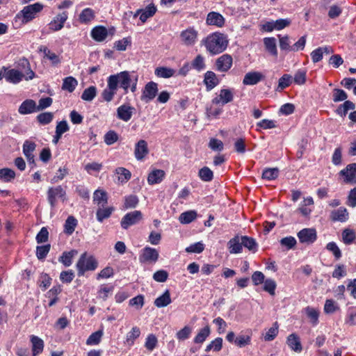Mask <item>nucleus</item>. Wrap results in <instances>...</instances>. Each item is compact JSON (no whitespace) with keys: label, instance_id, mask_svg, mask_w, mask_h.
I'll list each match as a JSON object with an SVG mask.
<instances>
[{"label":"nucleus","instance_id":"obj_33","mask_svg":"<svg viewBox=\"0 0 356 356\" xmlns=\"http://www.w3.org/2000/svg\"><path fill=\"white\" fill-rule=\"evenodd\" d=\"M93 201L99 207H104L108 203V196L106 191L103 190H97L94 193Z\"/></svg>","mask_w":356,"mask_h":356},{"label":"nucleus","instance_id":"obj_18","mask_svg":"<svg viewBox=\"0 0 356 356\" xmlns=\"http://www.w3.org/2000/svg\"><path fill=\"white\" fill-rule=\"evenodd\" d=\"M149 153L147 143L145 140H140L135 146L134 155L137 160H143Z\"/></svg>","mask_w":356,"mask_h":356},{"label":"nucleus","instance_id":"obj_22","mask_svg":"<svg viewBox=\"0 0 356 356\" xmlns=\"http://www.w3.org/2000/svg\"><path fill=\"white\" fill-rule=\"evenodd\" d=\"M219 83L216 74L212 71H207L204 74V83L206 86L207 91L211 90Z\"/></svg>","mask_w":356,"mask_h":356},{"label":"nucleus","instance_id":"obj_13","mask_svg":"<svg viewBox=\"0 0 356 356\" xmlns=\"http://www.w3.org/2000/svg\"><path fill=\"white\" fill-rule=\"evenodd\" d=\"M115 78L114 79V76H109L108 79V88H105L102 92V96L107 102H111L117 90L116 88V82H115Z\"/></svg>","mask_w":356,"mask_h":356},{"label":"nucleus","instance_id":"obj_15","mask_svg":"<svg viewBox=\"0 0 356 356\" xmlns=\"http://www.w3.org/2000/svg\"><path fill=\"white\" fill-rule=\"evenodd\" d=\"M265 76L260 72L251 71L246 73L243 80V84L245 86H253L264 80Z\"/></svg>","mask_w":356,"mask_h":356},{"label":"nucleus","instance_id":"obj_44","mask_svg":"<svg viewBox=\"0 0 356 356\" xmlns=\"http://www.w3.org/2000/svg\"><path fill=\"white\" fill-rule=\"evenodd\" d=\"M210 332V327L209 325L202 328L194 338V342L195 343H202L209 336Z\"/></svg>","mask_w":356,"mask_h":356},{"label":"nucleus","instance_id":"obj_43","mask_svg":"<svg viewBox=\"0 0 356 356\" xmlns=\"http://www.w3.org/2000/svg\"><path fill=\"white\" fill-rule=\"evenodd\" d=\"M242 245L245 248H248L250 251L255 252L257 250V243L256 241L247 236H241Z\"/></svg>","mask_w":356,"mask_h":356},{"label":"nucleus","instance_id":"obj_6","mask_svg":"<svg viewBox=\"0 0 356 356\" xmlns=\"http://www.w3.org/2000/svg\"><path fill=\"white\" fill-rule=\"evenodd\" d=\"M159 257V252L155 248L147 246L141 250L139 260L140 263H156Z\"/></svg>","mask_w":356,"mask_h":356},{"label":"nucleus","instance_id":"obj_2","mask_svg":"<svg viewBox=\"0 0 356 356\" xmlns=\"http://www.w3.org/2000/svg\"><path fill=\"white\" fill-rule=\"evenodd\" d=\"M76 266L78 275L83 276L86 271L95 270L98 266V261L93 256H88L87 253L84 252L80 256Z\"/></svg>","mask_w":356,"mask_h":356},{"label":"nucleus","instance_id":"obj_37","mask_svg":"<svg viewBox=\"0 0 356 356\" xmlns=\"http://www.w3.org/2000/svg\"><path fill=\"white\" fill-rule=\"evenodd\" d=\"M154 73L158 77L168 79L174 76L175 70L166 67H159L155 69Z\"/></svg>","mask_w":356,"mask_h":356},{"label":"nucleus","instance_id":"obj_35","mask_svg":"<svg viewBox=\"0 0 356 356\" xmlns=\"http://www.w3.org/2000/svg\"><path fill=\"white\" fill-rule=\"evenodd\" d=\"M78 86L77 80L73 76H67L63 79L62 90L72 92Z\"/></svg>","mask_w":356,"mask_h":356},{"label":"nucleus","instance_id":"obj_3","mask_svg":"<svg viewBox=\"0 0 356 356\" xmlns=\"http://www.w3.org/2000/svg\"><path fill=\"white\" fill-rule=\"evenodd\" d=\"M43 8V5L40 3H35L24 7V8L16 15V19H21L22 24H27L33 20L37 13H40Z\"/></svg>","mask_w":356,"mask_h":356},{"label":"nucleus","instance_id":"obj_17","mask_svg":"<svg viewBox=\"0 0 356 356\" xmlns=\"http://www.w3.org/2000/svg\"><path fill=\"white\" fill-rule=\"evenodd\" d=\"M233 94L229 89H222L220 91L219 95L212 99V104H218L222 103L224 105L231 102L233 100Z\"/></svg>","mask_w":356,"mask_h":356},{"label":"nucleus","instance_id":"obj_53","mask_svg":"<svg viewBox=\"0 0 356 356\" xmlns=\"http://www.w3.org/2000/svg\"><path fill=\"white\" fill-rule=\"evenodd\" d=\"M52 279L47 273H42L39 281H38V285L41 288V289L44 291L47 288H49L51 284Z\"/></svg>","mask_w":356,"mask_h":356},{"label":"nucleus","instance_id":"obj_64","mask_svg":"<svg viewBox=\"0 0 356 356\" xmlns=\"http://www.w3.org/2000/svg\"><path fill=\"white\" fill-rule=\"evenodd\" d=\"M191 66L193 68L197 70V71H201L204 69L205 63L204 58L202 55H197L194 60L191 63Z\"/></svg>","mask_w":356,"mask_h":356},{"label":"nucleus","instance_id":"obj_40","mask_svg":"<svg viewBox=\"0 0 356 356\" xmlns=\"http://www.w3.org/2000/svg\"><path fill=\"white\" fill-rule=\"evenodd\" d=\"M99 208L97 209L96 216L97 219L99 222H102L104 219L108 218L112 214L114 209L112 207H106V208Z\"/></svg>","mask_w":356,"mask_h":356},{"label":"nucleus","instance_id":"obj_36","mask_svg":"<svg viewBox=\"0 0 356 356\" xmlns=\"http://www.w3.org/2000/svg\"><path fill=\"white\" fill-rule=\"evenodd\" d=\"M77 225V220L72 216H70L65 220L64 225V232L67 235H71Z\"/></svg>","mask_w":356,"mask_h":356},{"label":"nucleus","instance_id":"obj_29","mask_svg":"<svg viewBox=\"0 0 356 356\" xmlns=\"http://www.w3.org/2000/svg\"><path fill=\"white\" fill-rule=\"evenodd\" d=\"M171 302L170 293L167 289L161 296L154 300V304L156 307L161 308L168 306Z\"/></svg>","mask_w":356,"mask_h":356},{"label":"nucleus","instance_id":"obj_61","mask_svg":"<svg viewBox=\"0 0 356 356\" xmlns=\"http://www.w3.org/2000/svg\"><path fill=\"white\" fill-rule=\"evenodd\" d=\"M278 38L281 50L291 51V48L292 45H291L289 37L288 35L281 36L279 35Z\"/></svg>","mask_w":356,"mask_h":356},{"label":"nucleus","instance_id":"obj_16","mask_svg":"<svg viewBox=\"0 0 356 356\" xmlns=\"http://www.w3.org/2000/svg\"><path fill=\"white\" fill-rule=\"evenodd\" d=\"M67 19V13L66 12H63L62 13L57 15L49 23V29L53 31H58L60 30L63 27Z\"/></svg>","mask_w":356,"mask_h":356},{"label":"nucleus","instance_id":"obj_25","mask_svg":"<svg viewBox=\"0 0 356 356\" xmlns=\"http://www.w3.org/2000/svg\"><path fill=\"white\" fill-rule=\"evenodd\" d=\"M355 104L350 101L346 100L343 104L339 105L335 110V113L341 118H345L350 110H354Z\"/></svg>","mask_w":356,"mask_h":356},{"label":"nucleus","instance_id":"obj_55","mask_svg":"<svg viewBox=\"0 0 356 356\" xmlns=\"http://www.w3.org/2000/svg\"><path fill=\"white\" fill-rule=\"evenodd\" d=\"M342 238L345 244L352 243L356 238L355 232L350 229H345L342 232Z\"/></svg>","mask_w":356,"mask_h":356},{"label":"nucleus","instance_id":"obj_39","mask_svg":"<svg viewBox=\"0 0 356 356\" xmlns=\"http://www.w3.org/2000/svg\"><path fill=\"white\" fill-rule=\"evenodd\" d=\"M156 12V8L154 4L148 5L145 9H143L140 15V20L145 23L148 18L152 17Z\"/></svg>","mask_w":356,"mask_h":356},{"label":"nucleus","instance_id":"obj_51","mask_svg":"<svg viewBox=\"0 0 356 356\" xmlns=\"http://www.w3.org/2000/svg\"><path fill=\"white\" fill-rule=\"evenodd\" d=\"M200 178L204 181H211L213 178V171L208 167L202 168L198 172Z\"/></svg>","mask_w":356,"mask_h":356},{"label":"nucleus","instance_id":"obj_49","mask_svg":"<svg viewBox=\"0 0 356 356\" xmlns=\"http://www.w3.org/2000/svg\"><path fill=\"white\" fill-rule=\"evenodd\" d=\"M280 243L281 246L285 248L286 250L295 248L297 244L296 239L291 236L282 238L280 241Z\"/></svg>","mask_w":356,"mask_h":356},{"label":"nucleus","instance_id":"obj_59","mask_svg":"<svg viewBox=\"0 0 356 356\" xmlns=\"http://www.w3.org/2000/svg\"><path fill=\"white\" fill-rule=\"evenodd\" d=\"M222 339L220 337H218L213 341H212L206 347L205 350L207 352L210 351L211 350H213L216 352H218L222 349Z\"/></svg>","mask_w":356,"mask_h":356},{"label":"nucleus","instance_id":"obj_63","mask_svg":"<svg viewBox=\"0 0 356 356\" xmlns=\"http://www.w3.org/2000/svg\"><path fill=\"white\" fill-rule=\"evenodd\" d=\"M157 343L156 337L153 334H150L146 339L145 346L148 350L152 351L156 348Z\"/></svg>","mask_w":356,"mask_h":356},{"label":"nucleus","instance_id":"obj_34","mask_svg":"<svg viewBox=\"0 0 356 356\" xmlns=\"http://www.w3.org/2000/svg\"><path fill=\"white\" fill-rule=\"evenodd\" d=\"M264 44L268 52L275 57L277 56L276 40L275 38H265Z\"/></svg>","mask_w":356,"mask_h":356},{"label":"nucleus","instance_id":"obj_45","mask_svg":"<svg viewBox=\"0 0 356 356\" xmlns=\"http://www.w3.org/2000/svg\"><path fill=\"white\" fill-rule=\"evenodd\" d=\"M197 217V213L195 211H188L182 213L179 218V220L182 224H188L193 222Z\"/></svg>","mask_w":356,"mask_h":356},{"label":"nucleus","instance_id":"obj_8","mask_svg":"<svg viewBox=\"0 0 356 356\" xmlns=\"http://www.w3.org/2000/svg\"><path fill=\"white\" fill-rule=\"evenodd\" d=\"M297 236L300 243L306 244L313 243L317 238L315 229L304 228L298 232Z\"/></svg>","mask_w":356,"mask_h":356},{"label":"nucleus","instance_id":"obj_11","mask_svg":"<svg viewBox=\"0 0 356 356\" xmlns=\"http://www.w3.org/2000/svg\"><path fill=\"white\" fill-rule=\"evenodd\" d=\"M136 108L129 104H122L117 108V118L124 122H128L132 118Z\"/></svg>","mask_w":356,"mask_h":356},{"label":"nucleus","instance_id":"obj_47","mask_svg":"<svg viewBox=\"0 0 356 356\" xmlns=\"http://www.w3.org/2000/svg\"><path fill=\"white\" fill-rule=\"evenodd\" d=\"M115 172L118 175V180L122 183L128 181L131 176L130 171L123 167L116 168Z\"/></svg>","mask_w":356,"mask_h":356},{"label":"nucleus","instance_id":"obj_42","mask_svg":"<svg viewBox=\"0 0 356 356\" xmlns=\"http://www.w3.org/2000/svg\"><path fill=\"white\" fill-rule=\"evenodd\" d=\"M40 51L44 53V57L51 60L53 65H57L60 63L58 56L51 52L47 47H41Z\"/></svg>","mask_w":356,"mask_h":356},{"label":"nucleus","instance_id":"obj_57","mask_svg":"<svg viewBox=\"0 0 356 356\" xmlns=\"http://www.w3.org/2000/svg\"><path fill=\"white\" fill-rule=\"evenodd\" d=\"M347 98L348 95L343 90L339 88L333 90L332 100L334 102H345Z\"/></svg>","mask_w":356,"mask_h":356},{"label":"nucleus","instance_id":"obj_32","mask_svg":"<svg viewBox=\"0 0 356 356\" xmlns=\"http://www.w3.org/2000/svg\"><path fill=\"white\" fill-rule=\"evenodd\" d=\"M165 176V172L162 170H154L152 171L147 177V181L149 184L153 185L155 184H159L162 181Z\"/></svg>","mask_w":356,"mask_h":356},{"label":"nucleus","instance_id":"obj_12","mask_svg":"<svg viewBox=\"0 0 356 356\" xmlns=\"http://www.w3.org/2000/svg\"><path fill=\"white\" fill-rule=\"evenodd\" d=\"M181 42L186 46L193 45L197 38V31L193 28H188L181 32Z\"/></svg>","mask_w":356,"mask_h":356},{"label":"nucleus","instance_id":"obj_31","mask_svg":"<svg viewBox=\"0 0 356 356\" xmlns=\"http://www.w3.org/2000/svg\"><path fill=\"white\" fill-rule=\"evenodd\" d=\"M31 342L32 343L33 356H37L41 353L44 348V341L37 336L32 335L31 337Z\"/></svg>","mask_w":356,"mask_h":356},{"label":"nucleus","instance_id":"obj_58","mask_svg":"<svg viewBox=\"0 0 356 356\" xmlns=\"http://www.w3.org/2000/svg\"><path fill=\"white\" fill-rule=\"evenodd\" d=\"M103 335L102 330H97L93 332L86 340L87 345H97L98 344Z\"/></svg>","mask_w":356,"mask_h":356},{"label":"nucleus","instance_id":"obj_9","mask_svg":"<svg viewBox=\"0 0 356 356\" xmlns=\"http://www.w3.org/2000/svg\"><path fill=\"white\" fill-rule=\"evenodd\" d=\"M110 76H114L115 78L116 88L118 89V85L122 88L124 90V93L128 92V89L131 86V79L130 74L127 71L121 72L117 74L111 75Z\"/></svg>","mask_w":356,"mask_h":356},{"label":"nucleus","instance_id":"obj_19","mask_svg":"<svg viewBox=\"0 0 356 356\" xmlns=\"http://www.w3.org/2000/svg\"><path fill=\"white\" fill-rule=\"evenodd\" d=\"M37 111V104L33 99H29L24 101L18 108V112L22 115H27L35 113Z\"/></svg>","mask_w":356,"mask_h":356},{"label":"nucleus","instance_id":"obj_52","mask_svg":"<svg viewBox=\"0 0 356 356\" xmlns=\"http://www.w3.org/2000/svg\"><path fill=\"white\" fill-rule=\"evenodd\" d=\"M279 325L277 322H275L273 326L268 329L264 335V339L266 341H273L278 334Z\"/></svg>","mask_w":356,"mask_h":356},{"label":"nucleus","instance_id":"obj_28","mask_svg":"<svg viewBox=\"0 0 356 356\" xmlns=\"http://www.w3.org/2000/svg\"><path fill=\"white\" fill-rule=\"evenodd\" d=\"M348 212L345 207H340L334 210L330 213V219L332 221L345 222L348 219Z\"/></svg>","mask_w":356,"mask_h":356},{"label":"nucleus","instance_id":"obj_1","mask_svg":"<svg viewBox=\"0 0 356 356\" xmlns=\"http://www.w3.org/2000/svg\"><path fill=\"white\" fill-rule=\"evenodd\" d=\"M228 44L227 36L221 33L216 32L207 37L204 45L208 51L212 54H218L224 51Z\"/></svg>","mask_w":356,"mask_h":356},{"label":"nucleus","instance_id":"obj_38","mask_svg":"<svg viewBox=\"0 0 356 356\" xmlns=\"http://www.w3.org/2000/svg\"><path fill=\"white\" fill-rule=\"evenodd\" d=\"M77 254V251L72 250L69 252H64L59 257L58 261L61 262L65 266L68 267L72 263V258Z\"/></svg>","mask_w":356,"mask_h":356},{"label":"nucleus","instance_id":"obj_23","mask_svg":"<svg viewBox=\"0 0 356 356\" xmlns=\"http://www.w3.org/2000/svg\"><path fill=\"white\" fill-rule=\"evenodd\" d=\"M227 246L230 254L241 253L243 250L241 237L236 236L231 238L227 243Z\"/></svg>","mask_w":356,"mask_h":356},{"label":"nucleus","instance_id":"obj_62","mask_svg":"<svg viewBox=\"0 0 356 356\" xmlns=\"http://www.w3.org/2000/svg\"><path fill=\"white\" fill-rule=\"evenodd\" d=\"M50 245H44L41 246H37L36 248V256L39 260H43L49 253L50 250Z\"/></svg>","mask_w":356,"mask_h":356},{"label":"nucleus","instance_id":"obj_30","mask_svg":"<svg viewBox=\"0 0 356 356\" xmlns=\"http://www.w3.org/2000/svg\"><path fill=\"white\" fill-rule=\"evenodd\" d=\"M286 343L295 352H300L302 349L300 338L294 333L288 336Z\"/></svg>","mask_w":356,"mask_h":356},{"label":"nucleus","instance_id":"obj_4","mask_svg":"<svg viewBox=\"0 0 356 356\" xmlns=\"http://www.w3.org/2000/svg\"><path fill=\"white\" fill-rule=\"evenodd\" d=\"M60 197L63 202L66 200V192L61 186L50 187L47 191V200L51 208L56 204V197Z\"/></svg>","mask_w":356,"mask_h":356},{"label":"nucleus","instance_id":"obj_48","mask_svg":"<svg viewBox=\"0 0 356 356\" xmlns=\"http://www.w3.org/2000/svg\"><path fill=\"white\" fill-rule=\"evenodd\" d=\"M97 95V88L95 86H90L85 89L81 95V99L84 101L91 102Z\"/></svg>","mask_w":356,"mask_h":356},{"label":"nucleus","instance_id":"obj_41","mask_svg":"<svg viewBox=\"0 0 356 356\" xmlns=\"http://www.w3.org/2000/svg\"><path fill=\"white\" fill-rule=\"evenodd\" d=\"M15 177V172L13 170L8 168L0 169V181L9 182Z\"/></svg>","mask_w":356,"mask_h":356},{"label":"nucleus","instance_id":"obj_21","mask_svg":"<svg viewBox=\"0 0 356 356\" xmlns=\"http://www.w3.org/2000/svg\"><path fill=\"white\" fill-rule=\"evenodd\" d=\"M206 21L208 25L216 26L217 27H222L225 24L223 16L219 13L213 11L208 13Z\"/></svg>","mask_w":356,"mask_h":356},{"label":"nucleus","instance_id":"obj_5","mask_svg":"<svg viewBox=\"0 0 356 356\" xmlns=\"http://www.w3.org/2000/svg\"><path fill=\"white\" fill-rule=\"evenodd\" d=\"M142 219V213L140 211H134L127 213L121 220V227L127 229L130 226L137 224Z\"/></svg>","mask_w":356,"mask_h":356},{"label":"nucleus","instance_id":"obj_46","mask_svg":"<svg viewBox=\"0 0 356 356\" xmlns=\"http://www.w3.org/2000/svg\"><path fill=\"white\" fill-rule=\"evenodd\" d=\"M95 18V12L91 8H87L82 10L79 15V21L82 23H88Z\"/></svg>","mask_w":356,"mask_h":356},{"label":"nucleus","instance_id":"obj_54","mask_svg":"<svg viewBox=\"0 0 356 356\" xmlns=\"http://www.w3.org/2000/svg\"><path fill=\"white\" fill-rule=\"evenodd\" d=\"M279 175L277 168H266L263 171L262 178L267 180H274Z\"/></svg>","mask_w":356,"mask_h":356},{"label":"nucleus","instance_id":"obj_24","mask_svg":"<svg viewBox=\"0 0 356 356\" xmlns=\"http://www.w3.org/2000/svg\"><path fill=\"white\" fill-rule=\"evenodd\" d=\"M4 76L7 81L13 83H18L22 80L23 77H25V74L18 70L12 69L8 70Z\"/></svg>","mask_w":356,"mask_h":356},{"label":"nucleus","instance_id":"obj_26","mask_svg":"<svg viewBox=\"0 0 356 356\" xmlns=\"http://www.w3.org/2000/svg\"><path fill=\"white\" fill-rule=\"evenodd\" d=\"M62 291V288L60 284L54 286L49 291H47L46 296L50 298L48 304L49 307L54 306L58 300V295Z\"/></svg>","mask_w":356,"mask_h":356},{"label":"nucleus","instance_id":"obj_14","mask_svg":"<svg viewBox=\"0 0 356 356\" xmlns=\"http://www.w3.org/2000/svg\"><path fill=\"white\" fill-rule=\"evenodd\" d=\"M232 57L229 54H223L216 61V67L220 72H227L232 65Z\"/></svg>","mask_w":356,"mask_h":356},{"label":"nucleus","instance_id":"obj_20","mask_svg":"<svg viewBox=\"0 0 356 356\" xmlns=\"http://www.w3.org/2000/svg\"><path fill=\"white\" fill-rule=\"evenodd\" d=\"M18 67L25 74L26 80H31L35 76V73L31 69L30 63L28 59L22 58L18 62Z\"/></svg>","mask_w":356,"mask_h":356},{"label":"nucleus","instance_id":"obj_60","mask_svg":"<svg viewBox=\"0 0 356 356\" xmlns=\"http://www.w3.org/2000/svg\"><path fill=\"white\" fill-rule=\"evenodd\" d=\"M140 334V329L138 327H134L132 330L127 334V342L129 345H133L134 341L139 337Z\"/></svg>","mask_w":356,"mask_h":356},{"label":"nucleus","instance_id":"obj_27","mask_svg":"<svg viewBox=\"0 0 356 356\" xmlns=\"http://www.w3.org/2000/svg\"><path fill=\"white\" fill-rule=\"evenodd\" d=\"M108 35V30L102 26H96L91 31L92 38L97 42L104 41Z\"/></svg>","mask_w":356,"mask_h":356},{"label":"nucleus","instance_id":"obj_56","mask_svg":"<svg viewBox=\"0 0 356 356\" xmlns=\"http://www.w3.org/2000/svg\"><path fill=\"white\" fill-rule=\"evenodd\" d=\"M36 119L42 125H46L51 122L54 119V114L51 112H44L39 114Z\"/></svg>","mask_w":356,"mask_h":356},{"label":"nucleus","instance_id":"obj_10","mask_svg":"<svg viewBox=\"0 0 356 356\" xmlns=\"http://www.w3.org/2000/svg\"><path fill=\"white\" fill-rule=\"evenodd\" d=\"M339 174L345 177V183L356 184V163L348 164Z\"/></svg>","mask_w":356,"mask_h":356},{"label":"nucleus","instance_id":"obj_7","mask_svg":"<svg viewBox=\"0 0 356 356\" xmlns=\"http://www.w3.org/2000/svg\"><path fill=\"white\" fill-rule=\"evenodd\" d=\"M158 93V84L154 81L148 82L144 87L141 100L145 102L154 99Z\"/></svg>","mask_w":356,"mask_h":356},{"label":"nucleus","instance_id":"obj_50","mask_svg":"<svg viewBox=\"0 0 356 356\" xmlns=\"http://www.w3.org/2000/svg\"><path fill=\"white\" fill-rule=\"evenodd\" d=\"M305 310L307 317L310 319L312 323L314 325H316L318 322V311L316 309L309 306L307 307L305 309Z\"/></svg>","mask_w":356,"mask_h":356}]
</instances>
